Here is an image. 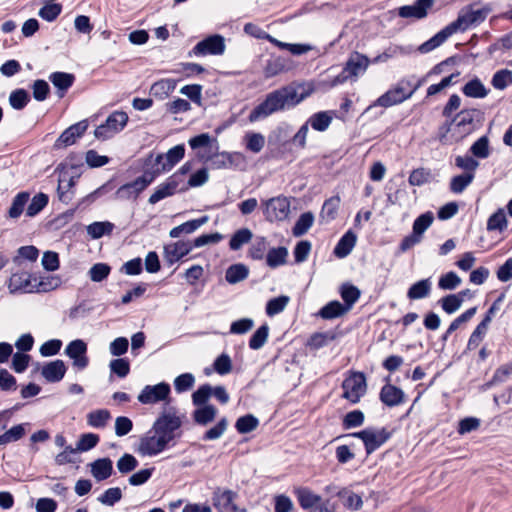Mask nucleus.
I'll return each instance as SVG.
<instances>
[{
  "label": "nucleus",
  "instance_id": "f257e3e1",
  "mask_svg": "<svg viewBox=\"0 0 512 512\" xmlns=\"http://www.w3.org/2000/svg\"><path fill=\"white\" fill-rule=\"evenodd\" d=\"M182 419L174 408L164 409L154 421L151 429L140 438L137 452L142 456H156L163 452L171 441L180 436Z\"/></svg>",
  "mask_w": 512,
  "mask_h": 512
},
{
  "label": "nucleus",
  "instance_id": "f03ea898",
  "mask_svg": "<svg viewBox=\"0 0 512 512\" xmlns=\"http://www.w3.org/2000/svg\"><path fill=\"white\" fill-rule=\"evenodd\" d=\"M314 91L311 84H289L268 93L265 99L249 114V121L256 122L265 119L275 112L296 106Z\"/></svg>",
  "mask_w": 512,
  "mask_h": 512
},
{
  "label": "nucleus",
  "instance_id": "7ed1b4c3",
  "mask_svg": "<svg viewBox=\"0 0 512 512\" xmlns=\"http://www.w3.org/2000/svg\"><path fill=\"white\" fill-rule=\"evenodd\" d=\"M369 64L370 60L367 56L359 52L351 53L345 63L342 72L329 82V87H336L345 83L349 79L356 80L359 76L366 72Z\"/></svg>",
  "mask_w": 512,
  "mask_h": 512
},
{
  "label": "nucleus",
  "instance_id": "20e7f679",
  "mask_svg": "<svg viewBox=\"0 0 512 512\" xmlns=\"http://www.w3.org/2000/svg\"><path fill=\"white\" fill-rule=\"evenodd\" d=\"M218 145L212 150L211 153H200L199 157L204 162H209L210 168L214 170L229 169L237 166L244 160L241 153L238 152H218Z\"/></svg>",
  "mask_w": 512,
  "mask_h": 512
},
{
  "label": "nucleus",
  "instance_id": "39448f33",
  "mask_svg": "<svg viewBox=\"0 0 512 512\" xmlns=\"http://www.w3.org/2000/svg\"><path fill=\"white\" fill-rule=\"evenodd\" d=\"M128 122V115L123 111H114L106 119L105 123L99 125L94 135L97 139L107 140L123 130Z\"/></svg>",
  "mask_w": 512,
  "mask_h": 512
},
{
  "label": "nucleus",
  "instance_id": "423d86ee",
  "mask_svg": "<svg viewBox=\"0 0 512 512\" xmlns=\"http://www.w3.org/2000/svg\"><path fill=\"white\" fill-rule=\"evenodd\" d=\"M262 209L267 221H283L289 216L290 202L284 196L273 197L262 201Z\"/></svg>",
  "mask_w": 512,
  "mask_h": 512
},
{
  "label": "nucleus",
  "instance_id": "0eeeda50",
  "mask_svg": "<svg viewBox=\"0 0 512 512\" xmlns=\"http://www.w3.org/2000/svg\"><path fill=\"white\" fill-rule=\"evenodd\" d=\"M366 378L362 372H352L342 383V397L351 403H358L366 393Z\"/></svg>",
  "mask_w": 512,
  "mask_h": 512
},
{
  "label": "nucleus",
  "instance_id": "6e6552de",
  "mask_svg": "<svg viewBox=\"0 0 512 512\" xmlns=\"http://www.w3.org/2000/svg\"><path fill=\"white\" fill-rule=\"evenodd\" d=\"M170 394V385L166 382H160L156 385H146L139 393L137 400L144 405L167 403L170 400Z\"/></svg>",
  "mask_w": 512,
  "mask_h": 512
},
{
  "label": "nucleus",
  "instance_id": "1a4fd4ad",
  "mask_svg": "<svg viewBox=\"0 0 512 512\" xmlns=\"http://www.w3.org/2000/svg\"><path fill=\"white\" fill-rule=\"evenodd\" d=\"M406 86H411V79H402L397 85L383 95H381L374 103V106L391 107L404 102L411 98V93H408Z\"/></svg>",
  "mask_w": 512,
  "mask_h": 512
},
{
  "label": "nucleus",
  "instance_id": "9d476101",
  "mask_svg": "<svg viewBox=\"0 0 512 512\" xmlns=\"http://www.w3.org/2000/svg\"><path fill=\"white\" fill-rule=\"evenodd\" d=\"M489 13L490 9L487 7L478 9L469 7L468 9L461 11L458 18L454 22L450 23V26L453 27V31L455 33L458 30L465 31L472 25L482 23Z\"/></svg>",
  "mask_w": 512,
  "mask_h": 512
},
{
  "label": "nucleus",
  "instance_id": "9b49d317",
  "mask_svg": "<svg viewBox=\"0 0 512 512\" xmlns=\"http://www.w3.org/2000/svg\"><path fill=\"white\" fill-rule=\"evenodd\" d=\"M154 180V174L145 172L134 181L124 184L118 188L115 198L121 200L136 199L138 195Z\"/></svg>",
  "mask_w": 512,
  "mask_h": 512
},
{
  "label": "nucleus",
  "instance_id": "f8f14e48",
  "mask_svg": "<svg viewBox=\"0 0 512 512\" xmlns=\"http://www.w3.org/2000/svg\"><path fill=\"white\" fill-rule=\"evenodd\" d=\"M225 39L219 34L211 35L198 42L192 49L195 56L222 55L225 52Z\"/></svg>",
  "mask_w": 512,
  "mask_h": 512
},
{
  "label": "nucleus",
  "instance_id": "ddd939ff",
  "mask_svg": "<svg viewBox=\"0 0 512 512\" xmlns=\"http://www.w3.org/2000/svg\"><path fill=\"white\" fill-rule=\"evenodd\" d=\"M87 344L82 339L71 341L65 348V354L72 359L73 366L83 370L88 366L89 359L86 355Z\"/></svg>",
  "mask_w": 512,
  "mask_h": 512
},
{
  "label": "nucleus",
  "instance_id": "4468645a",
  "mask_svg": "<svg viewBox=\"0 0 512 512\" xmlns=\"http://www.w3.org/2000/svg\"><path fill=\"white\" fill-rule=\"evenodd\" d=\"M237 494L231 490H220L213 494V504L219 512H246L235 503Z\"/></svg>",
  "mask_w": 512,
  "mask_h": 512
},
{
  "label": "nucleus",
  "instance_id": "2eb2a0df",
  "mask_svg": "<svg viewBox=\"0 0 512 512\" xmlns=\"http://www.w3.org/2000/svg\"><path fill=\"white\" fill-rule=\"evenodd\" d=\"M88 122L82 120L68 127L56 140L55 148L60 149L73 145L87 130Z\"/></svg>",
  "mask_w": 512,
  "mask_h": 512
},
{
  "label": "nucleus",
  "instance_id": "dca6fc26",
  "mask_svg": "<svg viewBox=\"0 0 512 512\" xmlns=\"http://www.w3.org/2000/svg\"><path fill=\"white\" fill-rule=\"evenodd\" d=\"M8 290L11 294L34 293L32 276L27 272L13 273L8 282Z\"/></svg>",
  "mask_w": 512,
  "mask_h": 512
},
{
  "label": "nucleus",
  "instance_id": "f3484780",
  "mask_svg": "<svg viewBox=\"0 0 512 512\" xmlns=\"http://www.w3.org/2000/svg\"><path fill=\"white\" fill-rule=\"evenodd\" d=\"M435 0H416L412 5H405L398 9V15L402 18L422 19L427 16Z\"/></svg>",
  "mask_w": 512,
  "mask_h": 512
},
{
  "label": "nucleus",
  "instance_id": "a211bd4d",
  "mask_svg": "<svg viewBox=\"0 0 512 512\" xmlns=\"http://www.w3.org/2000/svg\"><path fill=\"white\" fill-rule=\"evenodd\" d=\"M364 446L367 454L373 453L380 448L391 436V433L386 428H368V433L365 435Z\"/></svg>",
  "mask_w": 512,
  "mask_h": 512
},
{
  "label": "nucleus",
  "instance_id": "6ab92c4d",
  "mask_svg": "<svg viewBox=\"0 0 512 512\" xmlns=\"http://www.w3.org/2000/svg\"><path fill=\"white\" fill-rule=\"evenodd\" d=\"M185 154L183 145H176L169 149L166 154H160L156 157V164L160 165L157 172H164L170 170L176 163H178Z\"/></svg>",
  "mask_w": 512,
  "mask_h": 512
},
{
  "label": "nucleus",
  "instance_id": "aec40b11",
  "mask_svg": "<svg viewBox=\"0 0 512 512\" xmlns=\"http://www.w3.org/2000/svg\"><path fill=\"white\" fill-rule=\"evenodd\" d=\"M192 243L189 241H177L164 247L165 258L167 262L173 264L182 257L189 254L192 250Z\"/></svg>",
  "mask_w": 512,
  "mask_h": 512
},
{
  "label": "nucleus",
  "instance_id": "412c9836",
  "mask_svg": "<svg viewBox=\"0 0 512 512\" xmlns=\"http://www.w3.org/2000/svg\"><path fill=\"white\" fill-rule=\"evenodd\" d=\"M379 397L380 400L388 407L398 406L405 400L403 390L392 384H385L381 388Z\"/></svg>",
  "mask_w": 512,
  "mask_h": 512
},
{
  "label": "nucleus",
  "instance_id": "4be33fe9",
  "mask_svg": "<svg viewBox=\"0 0 512 512\" xmlns=\"http://www.w3.org/2000/svg\"><path fill=\"white\" fill-rule=\"evenodd\" d=\"M66 365L62 360H55L42 367V376L51 383L59 382L66 373Z\"/></svg>",
  "mask_w": 512,
  "mask_h": 512
},
{
  "label": "nucleus",
  "instance_id": "5701e85b",
  "mask_svg": "<svg viewBox=\"0 0 512 512\" xmlns=\"http://www.w3.org/2000/svg\"><path fill=\"white\" fill-rule=\"evenodd\" d=\"M474 113V110H464L461 111L453 120V122L456 123V128L459 130V135L455 138V141L461 140L463 137L472 132Z\"/></svg>",
  "mask_w": 512,
  "mask_h": 512
},
{
  "label": "nucleus",
  "instance_id": "b1692460",
  "mask_svg": "<svg viewBox=\"0 0 512 512\" xmlns=\"http://www.w3.org/2000/svg\"><path fill=\"white\" fill-rule=\"evenodd\" d=\"M455 32L453 31V27L446 26L444 29L435 34L432 38L424 42L418 47V51L420 53H428L435 48L439 47L442 43H444L448 37L453 35Z\"/></svg>",
  "mask_w": 512,
  "mask_h": 512
},
{
  "label": "nucleus",
  "instance_id": "393cba45",
  "mask_svg": "<svg viewBox=\"0 0 512 512\" xmlns=\"http://www.w3.org/2000/svg\"><path fill=\"white\" fill-rule=\"evenodd\" d=\"M91 474L97 481L109 478L113 472V463L109 458L97 459L90 464Z\"/></svg>",
  "mask_w": 512,
  "mask_h": 512
},
{
  "label": "nucleus",
  "instance_id": "a878e982",
  "mask_svg": "<svg viewBox=\"0 0 512 512\" xmlns=\"http://www.w3.org/2000/svg\"><path fill=\"white\" fill-rule=\"evenodd\" d=\"M177 81L166 78L155 82L150 88V95L159 99H166L176 88Z\"/></svg>",
  "mask_w": 512,
  "mask_h": 512
},
{
  "label": "nucleus",
  "instance_id": "bb28decb",
  "mask_svg": "<svg viewBox=\"0 0 512 512\" xmlns=\"http://www.w3.org/2000/svg\"><path fill=\"white\" fill-rule=\"evenodd\" d=\"M291 69L290 62L284 57H274L267 61L264 67V75L271 78Z\"/></svg>",
  "mask_w": 512,
  "mask_h": 512
},
{
  "label": "nucleus",
  "instance_id": "cd10ccee",
  "mask_svg": "<svg viewBox=\"0 0 512 512\" xmlns=\"http://www.w3.org/2000/svg\"><path fill=\"white\" fill-rule=\"evenodd\" d=\"M432 290V282L430 278L417 281L407 291V297L410 300H419L430 295Z\"/></svg>",
  "mask_w": 512,
  "mask_h": 512
},
{
  "label": "nucleus",
  "instance_id": "c85d7f7f",
  "mask_svg": "<svg viewBox=\"0 0 512 512\" xmlns=\"http://www.w3.org/2000/svg\"><path fill=\"white\" fill-rule=\"evenodd\" d=\"M77 177L69 175L67 172H63L59 176L58 180V194L59 199L63 202H68L72 198L70 190L74 187Z\"/></svg>",
  "mask_w": 512,
  "mask_h": 512
},
{
  "label": "nucleus",
  "instance_id": "c756f323",
  "mask_svg": "<svg viewBox=\"0 0 512 512\" xmlns=\"http://www.w3.org/2000/svg\"><path fill=\"white\" fill-rule=\"evenodd\" d=\"M356 239H357V237L353 232H351V231L346 232L341 237V239L337 243L336 247L334 248V254L338 258H344V257L348 256L356 244Z\"/></svg>",
  "mask_w": 512,
  "mask_h": 512
},
{
  "label": "nucleus",
  "instance_id": "7c9ffc66",
  "mask_svg": "<svg viewBox=\"0 0 512 512\" xmlns=\"http://www.w3.org/2000/svg\"><path fill=\"white\" fill-rule=\"evenodd\" d=\"M216 415L217 409L213 405H203L193 412V419L199 425H207L215 419Z\"/></svg>",
  "mask_w": 512,
  "mask_h": 512
},
{
  "label": "nucleus",
  "instance_id": "2f4dec72",
  "mask_svg": "<svg viewBox=\"0 0 512 512\" xmlns=\"http://www.w3.org/2000/svg\"><path fill=\"white\" fill-rule=\"evenodd\" d=\"M288 250L286 247L271 248L266 255V263L270 268L284 265L287 261Z\"/></svg>",
  "mask_w": 512,
  "mask_h": 512
},
{
  "label": "nucleus",
  "instance_id": "473e14b6",
  "mask_svg": "<svg viewBox=\"0 0 512 512\" xmlns=\"http://www.w3.org/2000/svg\"><path fill=\"white\" fill-rule=\"evenodd\" d=\"M111 419V414L107 409H98L87 414V423L93 428H104Z\"/></svg>",
  "mask_w": 512,
  "mask_h": 512
},
{
  "label": "nucleus",
  "instance_id": "72a5a7b5",
  "mask_svg": "<svg viewBox=\"0 0 512 512\" xmlns=\"http://www.w3.org/2000/svg\"><path fill=\"white\" fill-rule=\"evenodd\" d=\"M296 496L301 507L308 509L316 506L321 501V497L307 488H298Z\"/></svg>",
  "mask_w": 512,
  "mask_h": 512
},
{
  "label": "nucleus",
  "instance_id": "f704fd0d",
  "mask_svg": "<svg viewBox=\"0 0 512 512\" xmlns=\"http://www.w3.org/2000/svg\"><path fill=\"white\" fill-rule=\"evenodd\" d=\"M348 311V308L339 301H331L320 310L319 315L323 319H334L344 315Z\"/></svg>",
  "mask_w": 512,
  "mask_h": 512
},
{
  "label": "nucleus",
  "instance_id": "c9c22d12",
  "mask_svg": "<svg viewBox=\"0 0 512 512\" xmlns=\"http://www.w3.org/2000/svg\"><path fill=\"white\" fill-rule=\"evenodd\" d=\"M249 270L244 264H234L226 270L225 279L230 284H236L248 277Z\"/></svg>",
  "mask_w": 512,
  "mask_h": 512
},
{
  "label": "nucleus",
  "instance_id": "e433bc0d",
  "mask_svg": "<svg viewBox=\"0 0 512 512\" xmlns=\"http://www.w3.org/2000/svg\"><path fill=\"white\" fill-rule=\"evenodd\" d=\"M462 91L467 97L471 98H484L488 94V90L478 78L466 83Z\"/></svg>",
  "mask_w": 512,
  "mask_h": 512
},
{
  "label": "nucleus",
  "instance_id": "4c0bfd02",
  "mask_svg": "<svg viewBox=\"0 0 512 512\" xmlns=\"http://www.w3.org/2000/svg\"><path fill=\"white\" fill-rule=\"evenodd\" d=\"M114 229V224L109 221L94 222L87 226V233L93 239H99L104 235H109Z\"/></svg>",
  "mask_w": 512,
  "mask_h": 512
},
{
  "label": "nucleus",
  "instance_id": "58836bf2",
  "mask_svg": "<svg viewBox=\"0 0 512 512\" xmlns=\"http://www.w3.org/2000/svg\"><path fill=\"white\" fill-rule=\"evenodd\" d=\"M252 237L253 233L250 229L241 228L232 235L229 241V247L233 251L239 250L244 244L249 243Z\"/></svg>",
  "mask_w": 512,
  "mask_h": 512
},
{
  "label": "nucleus",
  "instance_id": "ea45409f",
  "mask_svg": "<svg viewBox=\"0 0 512 512\" xmlns=\"http://www.w3.org/2000/svg\"><path fill=\"white\" fill-rule=\"evenodd\" d=\"M61 285V279L58 276L48 275L42 277L38 282L34 281V292H49L57 289Z\"/></svg>",
  "mask_w": 512,
  "mask_h": 512
},
{
  "label": "nucleus",
  "instance_id": "a19ab883",
  "mask_svg": "<svg viewBox=\"0 0 512 512\" xmlns=\"http://www.w3.org/2000/svg\"><path fill=\"white\" fill-rule=\"evenodd\" d=\"M30 199V194L28 192H20L18 193L11 204V207L8 211L9 217L18 218L22 212L24 211L25 206L27 205Z\"/></svg>",
  "mask_w": 512,
  "mask_h": 512
},
{
  "label": "nucleus",
  "instance_id": "79ce46f5",
  "mask_svg": "<svg viewBox=\"0 0 512 512\" xmlns=\"http://www.w3.org/2000/svg\"><path fill=\"white\" fill-rule=\"evenodd\" d=\"M507 218L504 209H498L492 214L487 221V229L489 231H503L507 228Z\"/></svg>",
  "mask_w": 512,
  "mask_h": 512
},
{
  "label": "nucleus",
  "instance_id": "37998d69",
  "mask_svg": "<svg viewBox=\"0 0 512 512\" xmlns=\"http://www.w3.org/2000/svg\"><path fill=\"white\" fill-rule=\"evenodd\" d=\"M331 122L332 115L326 111L315 113L308 120V123L311 125V127L317 131H325Z\"/></svg>",
  "mask_w": 512,
  "mask_h": 512
},
{
  "label": "nucleus",
  "instance_id": "c03bdc74",
  "mask_svg": "<svg viewBox=\"0 0 512 512\" xmlns=\"http://www.w3.org/2000/svg\"><path fill=\"white\" fill-rule=\"evenodd\" d=\"M474 178L471 173L454 176L450 181V190L455 194H460L473 182Z\"/></svg>",
  "mask_w": 512,
  "mask_h": 512
},
{
  "label": "nucleus",
  "instance_id": "a18cd8bd",
  "mask_svg": "<svg viewBox=\"0 0 512 512\" xmlns=\"http://www.w3.org/2000/svg\"><path fill=\"white\" fill-rule=\"evenodd\" d=\"M313 222L314 216L311 212L301 214L292 229L293 235L296 237L304 235L310 229Z\"/></svg>",
  "mask_w": 512,
  "mask_h": 512
},
{
  "label": "nucleus",
  "instance_id": "49530a36",
  "mask_svg": "<svg viewBox=\"0 0 512 512\" xmlns=\"http://www.w3.org/2000/svg\"><path fill=\"white\" fill-rule=\"evenodd\" d=\"M30 96L24 89L13 90L9 95V104L15 110H22L28 104Z\"/></svg>",
  "mask_w": 512,
  "mask_h": 512
},
{
  "label": "nucleus",
  "instance_id": "de8ad7c7",
  "mask_svg": "<svg viewBox=\"0 0 512 512\" xmlns=\"http://www.w3.org/2000/svg\"><path fill=\"white\" fill-rule=\"evenodd\" d=\"M492 86L497 90H504L512 85V72L508 69L497 71L491 80Z\"/></svg>",
  "mask_w": 512,
  "mask_h": 512
},
{
  "label": "nucleus",
  "instance_id": "09e8293b",
  "mask_svg": "<svg viewBox=\"0 0 512 512\" xmlns=\"http://www.w3.org/2000/svg\"><path fill=\"white\" fill-rule=\"evenodd\" d=\"M50 81L61 91L68 90L74 81V76L69 73L55 72L50 75Z\"/></svg>",
  "mask_w": 512,
  "mask_h": 512
},
{
  "label": "nucleus",
  "instance_id": "8fccbe9b",
  "mask_svg": "<svg viewBox=\"0 0 512 512\" xmlns=\"http://www.w3.org/2000/svg\"><path fill=\"white\" fill-rule=\"evenodd\" d=\"M289 301L290 298L285 295L270 299L266 304L267 315L272 317L281 313L286 308Z\"/></svg>",
  "mask_w": 512,
  "mask_h": 512
},
{
  "label": "nucleus",
  "instance_id": "3c124183",
  "mask_svg": "<svg viewBox=\"0 0 512 512\" xmlns=\"http://www.w3.org/2000/svg\"><path fill=\"white\" fill-rule=\"evenodd\" d=\"M269 335V326L264 324L260 326L254 334L251 336L249 340V347L253 350H258L264 346L268 339Z\"/></svg>",
  "mask_w": 512,
  "mask_h": 512
},
{
  "label": "nucleus",
  "instance_id": "603ef678",
  "mask_svg": "<svg viewBox=\"0 0 512 512\" xmlns=\"http://www.w3.org/2000/svg\"><path fill=\"white\" fill-rule=\"evenodd\" d=\"M258 425L259 420L255 416L248 414L238 418L235 424V428L239 433L246 434L255 430Z\"/></svg>",
  "mask_w": 512,
  "mask_h": 512
},
{
  "label": "nucleus",
  "instance_id": "864d4df0",
  "mask_svg": "<svg viewBox=\"0 0 512 512\" xmlns=\"http://www.w3.org/2000/svg\"><path fill=\"white\" fill-rule=\"evenodd\" d=\"M487 329H488V319L482 320L477 325L475 330L472 332V334L468 340L467 348L469 350L476 349L479 346L480 342L482 341L484 335L487 332Z\"/></svg>",
  "mask_w": 512,
  "mask_h": 512
},
{
  "label": "nucleus",
  "instance_id": "5fc2aeb1",
  "mask_svg": "<svg viewBox=\"0 0 512 512\" xmlns=\"http://www.w3.org/2000/svg\"><path fill=\"white\" fill-rule=\"evenodd\" d=\"M121 499L122 490L119 487L108 488L97 498L105 506H114Z\"/></svg>",
  "mask_w": 512,
  "mask_h": 512
},
{
  "label": "nucleus",
  "instance_id": "6e6d98bb",
  "mask_svg": "<svg viewBox=\"0 0 512 512\" xmlns=\"http://www.w3.org/2000/svg\"><path fill=\"white\" fill-rule=\"evenodd\" d=\"M470 152L476 158L485 159L490 155L489 139L487 136L480 137L470 147Z\"/></svg>",
  "mask_w": 512,
  "mask_h": 512
},
{
  "label": "nucleus",
  "instance_id": "4d7b16f0",
  "mask_svg": "<svg viewBox=\"0 0 512 512\" xmlns=\"http://www.w3.org/2000/svg\"><path fill=\"white\" fill-rule=\"evenodd\" d=\"M335 338H336V333H334L333 331H328V332H323V333H315L310 337V339L308 341V345L311 348L319 349L321 347L328 345Z\"/></svg>",
  "mask_w": 512,
  "mask_h": 512
},
{
  "label": "nucleus",
  "instance_id": "13d9d810",
  "mask_svg": "<svg viewBox=\"0 0 512 512\" xmlns=\"http://www.w3.org/2000/svg\"><path fill=\"white\" fill-rule=\"evenodd\" d=\"M48 204V196L44 193L35 195L26 209V214L29 217L37 215Z\"/></svg>",
  "mask_w": 512,
  "mask_h": 512
},
{
  "label": "nucleus",
  "instance_id": "bf43d9fd",
  "mask_svg": "<svg viewBox=\"0 0 512 512\" xmlns=\"http://www.w3.org/2000/svg\"><path fill=\"white\" fill-rule=\"evenodd\" d=\"M246 148L259 153L265 145V137L261 133L250 132L245 135Z\"/></svg>",
  "mask_w": 512,
  "mask_h": 512
},
{
  "label": "nucleus",
  "instance_id": "052dcab7",
  "mask_svg": "<svg viewBox=\"0 0 512 512\" xmlns=\"http://www.w3.org/2000/svg\"><path fill=\"white\" fill-rule=\"evenodd\" d=\"M455 165L464 170L465 174L471 173V175L475 176V171L479 167V162L474 159L472 156H457L455 158Z\"/></svg>",
  "mask_w": 512,
  "mask_h": 512
},
{
  "label": "nucleus",
  "instance_id": "680f3d73",
  "mask_svg": "<svg viewBox=\"0 0 512 512\" xmlns=\"http://www.w3.org/2000/svg\"><path fill=\"white\" fill-rule=\"evenodd\" d=\"M25 435L24 424L13 426L8 431L0 435V445H6L21 439Z\"/></svg>",
  "mask_w": 512,
  "mask_h": 512
},
{
  "label": "nucleus",
  "instance_id": "e2e57ef3",
  "mask_svg": "<svg viewBox=\"0 0 512 512\" xmlns=\"http://www.w3.org/2000/svg\"><path fill=\"white\" fill-rule=\"evenodd\" d=\"M341 297L345 307L350 310L352 305L359 299L360 291L356 286L345 284L341 287Z\"/></svg>",
  "mask_w": 512,
  "mask_h": 512
},
{
  "label": "nucleus",
  "instance_id": "0e129e2a",
  "mask_svg": "<svg viewBox=\"0 0 512 512\" xmlns=\"http://www.w3.org/2000/svg\"><path fill=\"white\" fill-rule=\"evenodd\" d=\"M340 205V197L333 196L326 200L323 204L321 216L328 221L333 220L337 214V210Z\"/></svg>",
  "mask_w": 512,
  "mask_h": 512
},
{
  "label": "nucleus",
  "instance_id": "69168bd1",
  "mask_svg": "<svg viewBox=\"0 0 512 512\" xmlns=\"http://www.w3.org/2000/svg\"><path fill=\"white\" fill-rule=\"evenodd\" d=\"M439 303L447 314L455 313L462 306V300L459 299L456 294H449L442 297Z\"/></svg>",
  "mask_w": 512,
  "mask_h": 512
},
{
  "label": "nucleus",
  "instance_id": "338daca9",
  "mask_svg": "<svg viewBox=\"0 0 512 512\" xmlns=\"http://www.w3.org/2000/svg\"><path fill=\"white\" fill-rule=\"evenodd\" d=\"M461 284V278L455 272H448L439 278L438 286L442 290H454Z\"/></svg>",
  "mask_w": 512,
  "mask_h": 512
},
{
  "label": "nucleus",
  "instance_id": "774afa93",
  "mask_svg": "<svg viewBox=\"0 0 512 512\" xmlns=\"http://www.w3.org/2000/svg\"><path fill=\"white\" fill-rule=\"evenodd\" d=\"M62 11V5L58 3H48L44 5L40 10L38 15L48 21L52 22L54 21L61 13Z\"/></svg>",
  "mask_w": 512,
  "mask_h": 512
}]
</instances>
